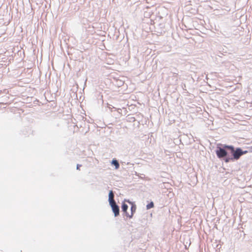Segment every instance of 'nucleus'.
I'll use <instances>...</instances> for the list:
<instances>
[{"instance_id": "obj_1", "label": "nucleus", "mask_w": 252, "mask_h": 252, "mask_svg": "<svg viewBox=\"0 0 252 252\" xmlns=\"http://www.w3.org/2000/svg\"><path fill=\"white\" fill-rule=\"evenodd\" d=\"M247 151H243L241 149L237 148L234 153L233 154V158L235 159H238L240 157L244 154L247 153Z\"/></svg>"}, {"instance_id": "obj_2", "label": "nucleus", "mask_w": 252, "mask_h": 252, "mask_svg": "<svg viewBox=\"0 0 252 252\" xmlns=\"http://www.w3.org/2000/svg\"><path fill=\"white\" fill-rule=\"evenodd\" d=\"M125 202H127L128 203L131 205V214H126V216L129 218L131 219L132 218L133 214L136 211V206L133 203L131 202L129 200H125Z\"/></svg>"}, {"instance_id": "obj_3", "label": "nucleus", "mask_w": 252, "mask_h": 252, "mask_svg": "<svg viewBox=\"0 0 252 252\" xmlns=\"http://www.w3.org/2000/svg\"><path fill=\"white\" fill-rule=\"evenodd\" d=\"M110 205L112 207L115 216H118L119 215V208L118 206L116 204V202H114L113 203H110Z\"/></svg>"}, {"instance_id": "obj_4", "label": "nucleus", "mask_w": 252, "mask_h": 252, "mask_svg": "<svg viewBox=\"0 0 252 252\" xmlns=\"http://www.w3.org/2000/svg\"><path fill=\"white\" fill-rule=\"evenodd\" d=\"M216 154L217 156L220 158H223L227 155V152L225 150L222 148H220L218 150L216 151Z\"/></svg>"}, {"instance_id": "obj_5", "label": "nucleus", "mask_w": 252, "mask_h": 252, "mask_svg": "<svg viewBox=\"0 0 252 252\" xmlns=\"http://www.w3.org/2000/svg\"><path fill=\"white\" fill-rule=\"evenodd\" d=\"M114 195L112 190H110L109 193V203H113L115 202L114 199Z\"/></svg>"}, {"instance_id": "obj_6", "label": "nucleus", "mask_w": 252, "mask_h": 252, "mask_svg": "<svg viewBox=\"0 0 252 252\" xmlns=\"http://www.w3.org/2000/svg\"><path fill=\"white\" fill-rule=\"evenodd\" d=\"M127 209H128V206L126 204H125V202H124L122 206V211L124 212H125L126 215L128 214V213H127Z\"/></svg>"}, {"instance_id": "obj_7", "label": "nucleus", "mask_w": 252, "mask_h": 252, "mask_svg": "<svg viewBox=\"0 0 252 252\" xmlns=\"http://www.w3.org/2000/svg\"><path fill=\"white\" fill-rule=\"evenodd\" d=\"M112 164L114 165L116 169H118L119 168L120 165L118 161L116 160H112Z\"/></svg>"}, {"instance_id": "obj_8", "label": "nucleus", "mask_w": 252, "mask_h": 252, "mask_svg": "<svg viewBox=\"0 0 252 252\" xmlns=\"http://www.w3.org/2000/svg\"><path fill=\"white\" fill-rule=\"evenodd\" d=\"M224 148H226L227 149L230 150L231 151V152L233 153V154L234 153V152L235 151L234 150V147L233 146H225Z\"/></svg>"}, {"instance_id": "obj_9", "label": "nucleus", "mask_w": 252, "mask_h": 252, "mask_svg": "<svg viewBox=\"0 0 252 252\" xmlns=\"http://www.w3.org/2000/svg\"><path fill=\"white\" fill-rule=\"evenodd\" d=\"M224 148H226L227 149L230 150L231 151V152L233 153V154L234 153V152L235 151L234 150V147L233 146H225Z\"/></svg>"}, {"instance_id": "obj_10", "label": "nucleus", "mask_w": 252, "mask_h": 252, "mask_svg": "<svg viewBox=\"0 0 252 252\" xmlns=\"http://www.w3.org/2000/svg\"><path fill=\"white\" fill-rule=\"evenodd\" d=\"M154 207V203L152 202H151L150 203H149V204H148L147 205V208L148 209H149L150 208H152Z\"/></svg>"}, {"instance_id": "obj_11", "label": "nucleus", "mask_w": 252, "mask_h": 252, "mask_svg": "<svg viewBox=\"0 0 252 252\" xmlns=\"http://www.w3.org/2000/svg\"><path fill=\"white\" fill-rule=\"evenodd\" d=\"M80 166H81V165L77 164V170H80Z\"/></svg>"}]
</instances>
